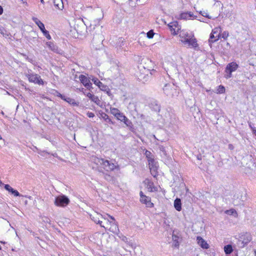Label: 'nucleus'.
<instances>
[{"label":"nucleus","instance_id":"obj_1","mask_svg":"<svg viewBox=\"0 0 256 256\" xmlns=\"http://www.w3.org/2000/svg\"><path fill=\"white\" fill-rule=\"evenodd\" d=\"M180 41L184 46L192 48L196 50H198V44L196 38L193 35L184 31H181L180 34Z\"/></svg>","mask_w":256,"mask_h":256},{"label":"nucleus","instance_id":"obj_2","mask_svg":"<svg viewBox=\"0 0 256 256\" xmlns=\"http://www.w3.org/2000/svg\"><path fill=\"white\" fill-rule=\"evenodd\" d=\"M106 215L110 218V220L104 218V220L106 222L105 226L101 225V227L104 228L106 230H108L112 233L118 235L120 234V230L116 220L113 216L108 214Z\"/></svg>","mask_w":256,"mask_h":256},{"label":"nucleus","instance_id":"obj_3","mask_svg":"<svg viewBox=\"0 0 256 256\" xmlns=\"http://www.w3.org/2000/svg\"><path fill=\"white\" fill-rule=\"evenodd\" d=\"M252 240V236L250 233L244 232L240 234L238 238V240L240 242V247L244 248Z\"/></svg>","mask_w":256,"mask_h":256},{"label":"nucleus","instance_id":"obj_4","mask_svg":"<svg viewBox=\"0 0 256 256\" xmlns=\"http://www.w3.org/2000/svg\"><path fill=\"white\" fill-rule=\"evenodd\" d=\"M26 76L30 82H33L40 85L44 84V81L40 78V76L36 74L30 73L28 72V74H26Z\"/></svg>","mask_w":256,"mask_h":256},{"label":"nucleus","instance_id":"obj_5","mask_svg":"<svg viewBox=\"0 0 256 256\" xmlns=\"http://www.w3.org/2000/svg\"><path fill=\"white\" fill-rule=\"evenodd\" d=\"M32 20L35 22V24L38 26L40 30L43 34L48 39L50 40L51 36L49 34V32L45 28L44 24L38 18L36 17H32Z\"/></svg>","mask_w":256,"mask_h":256},{"label":"nucleus","instance_id":"obj_6","mask_svg":"<svg viewBox=\"0 0 256 256\" xmlns=\"http://www.w3.org/2000/svg\"><path fill=\"white\" fill-rule=\"evenodd\" d=\"M70 202V200L66 196H57L54 200V204L58 206L64 207Z\"/></svg>","mask_w":256,"mask_h":256},{"label":"nucleus","instance_id":"obj_7","mask_svg":"<svg viewBox=\"0 0 256 256\" xmlns=\"http://www.w3.org/2000/svg\"><path fill=\"white\" fill-rule=\"evenodd\" d=\"M238 67V64L234 62H232L228 64L226 68L225 71L226 73V74L225 76L226 78L227 79L230 78L232 76V73L236 71Z\"/></svg>","mask_w":256,"mask_h":256},{"label":"nucleus","instance_id":"obj_8","mask_svg":"<svg viewBox=\"0 0 256 256\" xmlns=\"http://www.w3.org/2000/svg\"><path fill=\"white\" fill-rule=\"evenodd\" d=\"M222 30L220 27L215 28L212 30L210 34L209 42L214 43L220 38V32Z\"/></svg>","mask_w":256,"mask_h":256},{"label":"nucleus","instance_id":"obj_9","mask_svg":"<svg viewBox=\"0 0 256 256\" xmlns=\"http://www.w3.org/2000/svg\"><path fill=\"white\" fill-rule=\"evenodd\" d=\"M148 166L152 175L156 177L158 174V164L154 159H150L148 162Z\"/></svg>","mask_w":256,"mask_h":256},{"label":"nucleus","instance_id":"obj_10","mask_svg":"<svg viewBox=\"0 0 256 256\" xmlns=\"http://www.w3.org/2000/svg\"><path fill=\"white\" fill-rule=\"evenodd\" d=\"M246 200V196H242L240 192H238L234 196V204L236 206L242 205Z\"/></svg>","mask_w":256,"mask_h":256},{"label":"nucleus","instance_id":"obj_11","mask_svg":"<svg viewBox=\"0 0 256 256\" xmlns=\"http://www.w3.org/2000/svg\"><path fill=\"white\" fill-rule=\"evenodd\" d=\"M140 201L142 204L146 205L148 208H152L154 204L151 202V198L144 195L142 192H140Z\"/></svg>","mask_w":256,"mask_h":256},{"label":"nucleus","instance_id":"obj_12","mask_svg":"<svg viewBox=\"0 0 256 256\" xmlns=\"http://www.w3.org/2000/svg\"><path fill=\"white\" fill-rule=\"evenodd\" d=\"M90 218L92 220H93L95 223L100 224V226L102 225V222L100 219H104V218H106V217H104L102 214L96 212H94L90 214Z\"/></svg>","mask_w":256,"mask_h":256},{"label":"nucleus","instance_id":"obj_13","mask_svg":"<svg viewBox=\"0 0 256 256\" xmlns=\"http://www.w3.org/2000/svg\"><path fill=\"white\" fill-rule=\"evenodd\" d=\"M168 26L172 34H177L180 30V26L177 22H172Z\"/></svg>","mask_w":256,"mask_h":256},{"label":"nucleus","instance_id":"obj_14","mask_svg":"<svg viewBox=\"0 0 256 256\" xmlns=\"http://www.w3.org/2000/svg\"><path fill=\"white\" fill-rule=\"evenodd\" d=\"M116 118L120 122H122L124 123V124L126 126H130L132 124V122L130 120H129L124 114L123 113L120 112L116 116Z\"/></svg>","mask_w":256,"mask_h":256},{"label":"nucleus","instance_id":"obj_15","mask_svg":"<svg viewBox=\"0 0 256 256\" xmlns=\"http://www.w3.org/2000/svg\"><path fill=\"white\" fill-rule=\"evenodd\" d=\"M78 78L80 82L86 88L88 89H90L92 88V84L90 82L89 78L86 76L80 74Z\"/></svg>","mask_w":256,"mask_h":256},{"label":"nucleus","instance_id":"obj_16","mask_svg":"<svg viewBox=\"0 0 256 256\" xmlns=\"http://www.w3.org/2000/svg\"><path fill=\"white\" fill-rule=\"evenodd\" d=\"M164 92L168 96H172L176 89L174 88V86L169 84H166L163 88Z\"/></svg>","mask_w":256,"mask_h":256},{"label":"nucleus","instance_id":"obj_17","mask_svg":"<svg viewBox=\"0 0 256 256\" xmlns=\"http://www.w3.org/2000/svg\"><path fill=\"white\" fill-rule=\"evenodd\" d=\"M172 246L176 248H178L182 238L178 235L173 234L172 236Z\"/></svg>","mask_w":256,"mask_h":256},{"label":"nucleus","instance_id":"obj_18","mask_svg":"<svg viewBox=\"0 0 256 256\" xmlns=\"http://www.w3.org/2000/svg\"><path fill=\"white\" fill-rule=\"evenodd\" d=\"M46 44L47 46L52 51L58 53L60 54L61 50L58 48V47L54 44V43H52L51 42H47L46 43Z\"/></svg>","mask_w":256,"mask_h":256},{"label":"nucleus","instance_id":"obj_19","mask_svg":"<svg viewBox=\"0 0 256 256\" xmlns=\"http://www.w3.org/2000/svg\"><path fill=\"white\" fill-rule=\"evenodd\" d=\"M197 240L198 244L204 249H208L209 248V246L206 242L200 236L197 237Z\"/></svg>","mask_w":256,"mask_h":256},{"label":"nucleus","instance_id":"obj_20","mask_svg":"<svg viewBox=\"0 0 256 256\" xmlns=\"http://www.w3.org/2000/svg\"><path fill=\"white\" fill-rule=\"evenodd\" d=\"M63 100L74 106H78L80 105V102H76L74 99L70 97L65 96Z\"/></svg>","mask_w":256,"mask_h":256},{"label":"nucleus","instance_id":"obj_21","mask_svg":"<svg viewBox=\"0 0 256 256\" xmlns=\"http://www.w3.org/2000/svg\"><path fill=\"white\" fill-rule=\"evenodd\" d=\"M96 160L98 162L100 163L102 166L103 168L106 170V168L110 167L112 162L108 160H104L103 158H98Z\"/></svg>","mask_w":256,"mask_h":256},{"label":"nucleus","instance_id":"obj_22","mask_svg":"<svg viewBox=\"0 0 256 256\" xmlns=\"http://www.w3.org/2000/svg\"><path fill=\"white\" fill-rule=\"evenodd\" d=\"M4 187L6 190H8L9 192H10L12 194H14V196H20V194L19 193V192L18 190H14L9 184H5Z\"/></svg>","mask_w":256,"mask_h":256},{"label":"nucleus","instance_id":"obj_23","mask_svg":"<svg viewBox=\"0 0 256 256\" xmlns=\"http://www.w3.org/2000/svg\"><path fill=\"white\" fill-rule=\"evenodd\" d=\"M92 81L96 86H98L100 89L104 90V88H106V86L100 82L98 78H93L92 79Z\"/></svg>","mask_w":256,"mask_h":256},{"label":"nucleus","instance_id":"obj_24","mask_svg":"<svg viewBox=\"0 0 256 256\" xmlns=\"http://www.w3.org/2000/svg\"><path fill=\"white\" fill-rule=\"evenodd\" d=\"M86 94L90 100H92L94 103L96 104H98L99 103L100 100L98 96H95L94 95L92 94L90 92H88Z\"/></svg>","mask_w":256,"mask_h":256},{"label":"nucleus","instance_id":"obj_25","mask_svg":"<svg viewBox=\"0 0 256 256\" xmlns=\"http://www.w3.org/2000/svg\"><path fill=\"white\" fill-rule=\"evenodd\" d=\"M182 204H181V200L180 198H176L174 200V208L178 210V211H180L182 210V206H181Z\"/></svg>","mask_w":256,"mask_h":256},{"label":"nucleus","instance_id":"obj_26","mask_svg":"<svg viewBox=\"0 0 256 256\" xmlns=\"http://www.w3.org/2000/svg\"><path fill=\"white\" fill-rule=\"evenodd\" d=\"M54 6L59 10H62L64 4L62 0H54Z\"/></svg>","mask_w":256,"mask_h":256},{"label":"nucleus","instance_id":"obj_27","mask_svg":"<svg viewBox=\"0 0 256 256\" xmlns=\"http://www.w3.org/2000/svg\"><path fill=\"white\" fill-rule=\"evenodd\" d=\"M224 251L226 254H230L232 252L233 249L232 245L228 244L224 246Z\"/></svg>","mask_w":256,"mask_h":256},{"label":"nucleus","instance_id":"obj_28","mask_svg":"<svg viewBox=\"0 0 256 256\" xmlns=\"http://www.w3.org/2000/svg\"><path fill=\"white\" fill-rule=\"evenodd\" d=\"M147 188L150 192L156 191V188L154 186L153 182L147 180Z\"/></svg>","mask_w":256,"mask_h":256},{"label":"nucleus","instance_id":"obj_29","mask_svg":"<svg viewBox=\"0 0 256 256\" xmlns=\"http://www.w3.org/2000/svg\"><path fill=\"white\" fill-rule=\"evenodd\" d=\"M225 90V88L223 86L220 85L218 87L215 92L218 94H222L224 93Z\"/></svg>","mask_w":256,"mask_h":256},{"label":"nucleus","instance_id":"obj_30","mask_svg":"<svg viewBox=\"0 0 256 256\" xmlns=\"http://www.w3.org/2000/svg\"><path fill=\"white\" fill-rule=\"evenodd\" d=\"M116 168H119L118 165L112 162L110 167L106 168V171H112Z\"/></svg>","mask_w":256,"mask_h":256},{"label":"nucleus","instance_id":"obj_31","mask_svg":"<svg viewBox=\"0 0 256 256\" xmlns=\"http://www.w3.org/2000/svg\"><path fill=\"white\" fill-rule=\"evenodd\" d=\"M225 213L229 215H234L236 217L238 216L236 211L234 208L226 210Z\"/></svg>","mask_w":256,"mask_h":256},{"label":"nucleus","instance_id":"obj_32","mask_svg":"<svg viewBox=\"0 0 256 256\" xmlns=\"http://www.w3.org/2000/svg\"><path fill=\"white\" fill-rule=\"evenodd\" d=\"M110 112L112 115L116 116L120 112L116 108H110Z\"/></svg>","mask_w":256,"mask_h":256},{"label":"nucleus","instance_id":"obj_33","mask_svg":"<svg viewBox=\"0 0 256 256\" xmlns=\"http://www.w3.org/2000/svg\"><path fill=\"white\" fill-rule=\"evenodd\" d=\"M192 16V14L190 12H186L182 14L180 16L182 18L186 19L191 18Z\"/></svg>","mask_w":256,"mask_h":256},{"label":"nucleus","instance_id":"obj_34","mask_svg":"<svg viewBox=\"0 0 256 256\" xmlns=\"http://www.w3.org/2000/svg\"><path fill=\"white\" fill-rule=\"evenodd\" d=\"M228 32L227 31H224L221 34H220V38L222 37L224 40H226L228 38Z\"/></svg>","mask_w":256,"mask_h":256},{"label":"nucleus","instance_id":"obj_35","mask_svg":"<svg viewBox=\"0 0 256 256\" xmlns=\"http://www.w3.org/2000/svg\"><path fill=\"white\" fill-rule=\"evenodd\" d=\"M145 154L148 158V162L150 159H154V158H152V153L150 151L146 150Z\"/></svg>","mask_w":256,"mask_h":256},{"label":"nucleus","instance_id":"obj_36","mask_svg":"<svg viewBox=\"0 0 256 256\" xmlns=\"http://www.w3.org/2000/svg\"><path fill=\"white\" fill-rule=\"evenodd\" d=\"M200 14H201L203 16L208 18H211V16H210L208 15L207 11H205V10L200 11Z\"/></svg>","mask_w":256,"mask_h":256},{"label":"nucleus","instance_id":"obj_37","mask_svg":"<svg viewBox=\"0 0 256 256\" xmlns=\"http://www.w3.org/2000/svg\"><path fill=\"white\" fill-rule=\"evenodd\" d=\"M154 32L153 30H150L149 32H148L146 34H147V37L148 38H153L154 36Z\"/></svg>","mask_w":256,"mask_h":256},{"label":"nucleus","instance_id":"obj_38","mask_svg":"<svg viewBox=\"0 0 256 256\" xmlns=\"http://www.w3.org/2000/svg\"><path fill=\"white\" fill-rule=\"evenodd\" d=\"M151 106H153V104H151ZM155 111L159 112L160 110V106L157 104H155L154 107H152Z\"/></svg>","mask_w":256,"mask_h":256},{"label":"nucleus","instance_id":"obj_39","mask_svg":"<svg viewBox=\"0 0 256 256\" xmlns=\"http://www.w3.org/2000/svg\"><path fill=\"white\" fill-rule=\"evenodd\" d=\"M104 178L106 180H107L108 181H111L113 179V178L111 176H110V174H106L105 175Z\"/></svg>","mask_w":256,"mask_h":256},{"label":"nucleus","instance_id":"obj_40","mask_svg":"<svg viewBox=\"0 0 256 256\" xmlns=\"http://www.w3.org/2000/svg\"><path fill=\"white\" fill-rule=\"evenodd\" d=\"M102 118L105 120L106 121L108 122H111V120L109 118L108 116L106 114H104Z\"/></svg>","mask_w":256,"mask_h":256},{"label":"nucleus","instance_id":"obj_41","mask_svg":"<svg viewBox=\"0 0 256 256\" xmlns=\"http://www.w3.org/2000/svg\"><path fill=\"white\" fill-rule=\"evenodd\" d=\"M56 96L60 98L62 100L64 98L65 96L62 94L58 92V91H56Z\"/></svg>","mask_w":256,"mask_h":256},{"label":"nucleus","instance_id":"obj_42","mask_svg":"<svg viewBox=\"0 0 256 256\" xmlns=\"http://www.w3.org/2000/svg\"><path fill=\"white\" fill-rule=\"evenodd\" d=\"M118 237L122 239V240L124 242H126L127 241V238L126 236H123L121 234L120 235H118Z\"/></svg>","mask_w":256,"mask_h":256},{"label":"nucleus","instance_id":"obj_43","mask_svg":"<svg viewBox=\"0 0 256 256\" xmlns=\"http://www.w3.org/2000/svg\"><path fill=\"white\" fill-rule=\"evenodd\" d=\"M4 32H6V30L2 28H0V34H2L3 36H8V34L4 33Z\"/></svg>","mask_w":256,"mask_h":256},{"label":"nucleus","instance_id":"obj_44","mask_svg":"<svg viewBox=\"0 0 256 256\" xmlns=\"http://www.w3.org/2000/svg\"><path fill=\"white\" fill-rule=\"evenodd\" d=\"M87 116H88L89 118H93V117H94V113H92V112H88V113L87 114Z\"/></svg>","mask_w":256,"mask_h":256},{"label":"nucleus","instance_id":"obj_45","mask_svg":"<svg viewBox=\"0 0 256 256\" xmlns=\"http://www.w3.org/2000/svg\"><path fill=\"white\" fill-rule=\"evenodd\" d=\"M160 150L161 151H162V152H164V154H166V150H165V148H164L163 146H160Z\"/></svg>","mask_w":256,"mask_h":256},{"label":"nucleus","instance_id":"obj_46","mask_svg":"<svg viewBox=\"0 0 256 256\" xmlns=\"http://www.w3.org/2000/svg\"><path fill=\"white\" fill-rule=\"evenodd\" d=\"M228 147V148L230 150H232L234 148V146L232 144H229Z\"/></svg>","mask_w":256,"mask_h":256},{"label":"nucleus","instance_id":"obj_47","mask_svg":"<svg viewBox=\"0 0 256 256\" xmlns=\"http://www.w3.org/2000/svg\"><path fill=\"white\" fill-rule=\"evenodd\" d=\"M98 12L102 14V16L98 19V22H99L100 20H101L103 18V14H102V12L100 10H99Z\"/></svg>","mask_w":256,"mask_h":256},{"label":"nucleus","instance_id":"obj_48","mask_svg":"<svg viewBox=\"0 0 256 256\" xmlns=\"http://www.w3.org/2000/svg\"><path fill=\"white\" fill-rule=\"evenodd\" d=\"M228 256H238V254L236 253H232L230 254H227Z\"/></svg>","mask_w":256,"mask_h":256},{"label":"nucleus","instance_id":"obj_49","mask_svg":"<svg viewBox=\"0 0 256 256\" xmlns=\"http://www.w3.org/2000/svg\"><path fill=\"white\" fill-rule=\"evenodd\" d=\"M76 23V24H84V22L82 21V20H77Z\"/></svg>","mask_w":256,"mask_h":256},{"label":"nucleus","instance_id":"obj_50","mask_svg":"<svg viewBox=\"0 0 256 256\" xmlns=\"http://www.w3.org/2000/svg\"><path fill=\"white\" fill-rule=\"evenodd\" d=\"M3 12V8L2 6H0V14H2Z\"/></svg>","mask_w":256,"mask_h":256},{"label":"nucleus","instance_id":"obj_51","mask_svg":"<svg viewBox=\"0 0 256 256\" xmlns=\"http://www.w3.org/2000/svg\"><path fill=\"white\" fill-rule=\"evenodd\" d=\"M99 38L100 39V41L102 42L104 38H103V36L102 34L99 36Z\"/></svg>","mask_w":256,"mask_h":256},{"label":"nucleus","instance_id":"obj_52","mask_svg":"<svg viewBox=\"0 0 256 256\" xmlns=\"http://www.w3.org/2000/svg\"><path fill=\"white\" fill-rule=\"evenodd\" d=\"M20 0L22 1L23 4H27V2H26V0Z\"/></svg>","mask_w":256,"mask_h":256},{"label":"nucleus","instance_id":"obj_53","mask_svg":"<svg viewBox=\"0 0 256 256\" xmlns=\"http://www.w3.org/2000/svg\"><path fill=\"white\" fill-rule=\"evenodd\" d=\"M40 2H41L42 3V4H43V3H44V0H40Z\"/></svg>","mask_w":256,"mask_h":256},{"label":"nucleus","instance_id":"obj_54","mask_svg":"<svg viewBox=\"0 0 256 256\" xmlns=\"http://www.w3.org/2000/svg\"><path fill=\"white\" fill-rule=\"evenodd\" d=\"M28 198L29 199H30L32 197H31L30 196H28Z\"/></svg>","mask_w":256,"mask_h":256},{"label":"nucleus","instance_id":"obj_55","mask_svg":"<svg viewBox=\"0 0 256 256\" xmlns=\"http://www.w3.org/2000/svg\"><path fill=\"white\" fill-rule=\"evenodd\" d=\"M27 202H27V200H26V201L25 202V204H27Z\"/></svg>","mask_w":256,"mask_h":256},{"label":"nucleus","instance_id":"obj_56","mask_svg":"<svg viewBox=\"0 0 256 256\" xmlns=\"http://www.w3.org/2000/svg\"><path fill=\"white\" fill-rule=\"evenodd\" d=\"M76 78H77V76H74V79H76Z\"/></svg>","mask_w":256,"mask_h":256},{"label":"nucleus","instance_id":"obj_57","mask_svg":"<svg viewBox=\"0 0 256 256\" xmlns=\"http://www.w3.org/2000/svg\"><path fill=\"white\" fill-rule=\"evenodd\" d=\"M254 226H256V224H254Z\"/></svg>","mask_w":256,"mask_h":256},{"label":"nucleus","instance_id":"obj_58","mask_svg":"<svg viewBox=\"0 0 256 256\" xmlns=\"http://www.w3.org/2000/svg\"><path fill=\"white\" fill-rule=\"evenodd\" d=\"M2 114H4V112H2Z\"/></svg>","mask_w":256,"mask_h":256},{"label":"nucleus","instance_id":"obj_59","mask_svg":"<svg viewBox=\"0 0 256 256\" xmlns=\"http://www.w3.org/2000/svg\"><path fill=\"white\" fill-rule=\"evenodd\" d=\"M1 250V246H0V250Z\"/></svg>","mask_w":256,"mask_h":256}]
</instances>
